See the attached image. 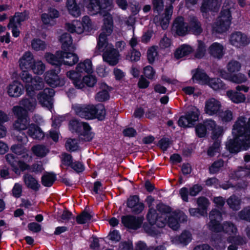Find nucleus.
<instances>
[{
  "label": "nucleus",
  "mask_w": 250,
  "mask_h": 250,
  "mask_svg": "<svg viewBox=\"0 0 250 250\" xmlns=\"http://www.w3.org/2000/svg\"><path fill=\"white\" fill-rule=\"evenodd\" d=\"M97 83L96 77L92 75H86L84 76L81 80V83L83 85V88L85 86L88 87H93Z\"/></svg>",
  "instance_id": "6e6d98bb"
},
{
  "label": "nucleus",
  "mask_w": 250,
  "mask_h": 250,
  "mask_svg": "<svg viewBox=\"0 0 250 250\" xmlns=\"http://www.w3.org/2000/svg\"><path fill=\"white\" fill-rule=\"evenodd\" d=\"M221 0H204L201 11L205 18H208V13L209 11H217L220 6Z\"/></svg>",
  "instance_id": "412c9836"
},
{
  "label": "nucleus",
  "mask_w": 250,
  "mask_h": 250,
  "mask_svg": "<svg viewBox=\"0 0 250 250\" xmlns=\"http://www.w3.org/2000/svg\"><path fill=\"white\" fill-rule=\"evenodd\" d=\"M99 50L104 51L103 58L104 61L106 62L110 65H115L119 60L120 54L117 50L115 49L111 43H105L101 49Z\"/></svg>",
  "instance_id": "9d476101"
},
{
  "label": "nucleus",
  "mask_w": 250,
  "mask_h": 250,
  "mask_svg": "<svg viewBox=\"0 0 250 250\" xmlns=\"http://www.w3.org/2000/svg\"><path fill=\"white\" fill-rule=\"evenodd\" d=\"M208 51L212 57L220 59L225 54L226 48L222 44L215 42L209 46Z\"/></svg>",
  "instance_id": "a878e982"
},
{
  "label": "nucleus",
  "mask_w": 250,
  "mask_h": 250,
  "mask_svg": "<svg viewBox=\"0 0 250 250\" xmlns=\"http://www.w3.org/2000/svg\"><path fill=\"white\" fill-rule=\"evenodd\" d=\"M157 210L159 213L152 208L149 209L147 215V220L151 225H156L159 228H162L166 225V220L164 219V216L162 215V212H161L158 208Z\"/></svg>",
  "instance_id": "2eb2a0df"
},
{
  "label": "nucleus",
  "mask_w": 250,
  "mask_h": 250,
  "mask_svg": "<svg viewBox=\"0 0 250 250\" xmlns=\"http://www.w3.org/2000/svg\"><path fill=\"white\" fill-rule=\"evenodd\" d=\"M32 49L36 51H43L46 48V44L44 41L39 39H34L31 42Z\"/></svg>",
  "instance_id": "8fccbe9b"
},
{
  "label": "nucleus",
  "mask_w": 250,
  "mask_h": 250,
  "mask_svg": "<svg viewBox=\"0 0 250 250\" xmlns=\"http://www.w3.org/2000/svg\"><path fill=\"white\" fill-rule=\"evenodd\" d=\"M60 42L62 44V51H74L75 47L72 43V39L68 33H64L60 38Z\"/></svg>",
  "instance_id": "cd10ccee"
},
{
  "label": "nucleus",
  "mask_w": 250,
  "mask_h": 250,
  "mask_svg": "<svg viewBox=\"0 0 250 250\" xmlns=\"http://www.w3.org/2000/svg\"><path fill=\"white\" fill-rule=\"evenodd\" d=\"M83 28V33L84 31H90L93 29V24L88 16H85L82 18V22Z\"/></svg>",
  "instance_id": "bf43d9fd"
},
{
  "label": "nucleus",
  "mask_w": 250,
  "mask_h": 250,
  "mask_svg": "<svg viewBox=\"0 0 250 250\" xmlns=\"http://www.w3.org/2000/svg\"><path fill=\"white\" fill-rule=\"evenodd\" d=\"M28 18L29 13L27 11L16 13L15 15L10 19V21L7 25V27L10 29L13 24L20 25L21 22L27 20Z\"/></svg>",
  "instance_id": "473e14b6"
},
{
  "label": "nucleus",
  "mask_w": 250,
  "mask_h": 250,
  "mask_svg": "<svg viewBox=\"0 0 250 250\" xmlns=\"http://www.w3.org/2000/svg\"><path fill=\"white\" fill-rule=\"evenodd\" d=\"M65 147L67 150L74 151L77 150L78 148V144L76 139H68L65 143Z\"/></svg>",
  "instance_id": "e2e57ef3"
},
{
  "label": "nucleus",
  "mask_w": 250,
  "mask_h": 250,
  "mask_svg": "<svg viewBox=\"0 0 250 250\" xmlns=\"http://www.w3.org/2000/svg\"><path fill=\"white\" fill-rule=\"evenodd\" d=\"M122 222L126 227L133 229H136L141 227L143 219L141 217L127 215L123 216L122 218Z\"/></svg>",
  "instance_id": "5701e85b"
},
{
  "label": "nucleus",
  "mask_w": 250,
  "mask_h": 250,
  "mask_svg": "<svg viewBox=\"0 0 250 250\" xmlns=\"http://www.w3.org/2000/svg\"><path fill=\"white\" fill-rule=\"evenodd\" d=\"M92 217V214L84 211L81 214L77 216L76 221L79 224L87 223L91 220Z\"/></svg>",
  "instance_id": "5fc2aeb1"
},
{
  "label": "nucleus",
  "mask_w": 250,
  "mask_h": 250,
  "mask_svg": "<svg viewBox=\"0 0 250 250\" xmlns=\"http://www.w3.org/2000/svg\"><path fill=\"white\" fill-rule=\"evenodd\" d=\"M73 109L76 114L86 119L98 118L102 120L105 115V109L101 104L96 106L94 105L75 104L73 105Z\"/></svg>",
  "instance_id": "7ed1b4c3"
},
{
  "label": "nucleus",
  "mask_w": 250,
  "mask_h": 250,
  "mask_svg": "<svg viewBox=\"0 0 250 250\" xmlns=\"http://www.w3.org/2000/svg\"><path fill=\"white\" fill-rule=\"evenodd\" d=\"M81 72H79L76 69L75 71L70 70L66 73V76L72 81L74 86L78 89L83 88V85L81 83L82 74Z\"/></svg>",
  "instance_id": "c756f323"
},
{
  "label": "nucleus",
  "mask_w": 250,
  "mask_h": 250,
  "mask_svg": "<svg viewBox=\"0 0 250 250\" xmlns=\"http://www.w3.org/2000/svg\"><path fill=\"white\" fill-rule=\"evenodd\" d=\"M228 241L229 243H232V244L228 247V250H237L236 245H242L245 243V240L239 236L233 237L232 238L229 237L228 239Z\"/></svg>",
  "instance_id": "3c124183"
},
{
  "label": "nucleus",
  "mask_w": 250,
  "mask_h": 250,
  "mask_svg": "<svg viewBox=\"0 0 250 250\" xmlns=\"http://www.w3.org/2000/svg\"><path fill=\"white\" fill-rule=\"evenodd\" d=\"M34 60L33 54L30 51H26L19 60V67L21 70L30 69Z\"/></svg>",
  "instance_id": "393cba45"
},
{
  "label": "nucleus",
  "mask_w": 250,
  "mask_h": 250,
  "mask_svg": "<svg viewBox=\"0 0 250 250\" xmlns=\"http://www.w3.org/2000/svg\"><path fill=\"white\" fill-rule=\"evenodd\" d=\"M76 69L83 74L92 73L93 68L92 61L90 59H86L83 62H81L77 64Z\"/></svg>",
  "instance_id": "e433bc0d"
},
{
  "label": "nucleus",
  "mask_w": 250,
  "mask_h": 250,
  "mask_svg": "<svg viewBox=\"0 0 250 250\" xmlns=\"http://www.w3.org/2000/svg\"><path fill=\"white\" fill-rule=\"evenodd\" d=\"M66 7L68 13L73 17L77 18L81 14V10L75 0H67Z\"/></svg>",
  "instance_id": "72a5a7b5"
},
{
  "label": "nucleus",
  "mask_w": 250,
  "mask_h": 250,
  "mask_svg": "<svg viewBox=\"0 0 250 250\" xmlns=\"http://www.w3.org/2000/svg\"><path fill=\"white\" fill-rule=\"evenodd\" d=\"M206 52V47L204 43L201 41H198V47L195 54V57L199 59L203 58Z\"/></svg>",
  "instance_id": "680f3d73"
},
{
  "label": "nucleus",
  "mask_w": 250,
  "mask_h": 250,
  "mask_svg": "<svg viewBox=\"0 0 250 250\" xmlns=\"http://www.w3.org/2000/svg\"><path fill=\"white\" fill-rule=\"evenodd\" d=\"M30 69L35 74L41 75L45 70V65L41 60H35Z\"/></svg>",
  "instance_id": "a18cd8bd"
},
{
  "label": "nucleus",
  "mask_w": 250,
  "mask_h": 250,
  "mask_svg": "<svg viewBox=\"0 0 250 250\" xmlns=\"http://www.w3.org/2000/svg\"><path fill=\"white\" fill-rule=\"evenodd\" d=\"M60 71L58 69L57 72L53 70L47 71L44 75V80L46 83L52 87L62 86L64 84L63 79H61L58 74Z\"/></svg>",
  "instance_id": "aec40b11"
},
{
  "label": "nucleus",
  "mask_w": 250,
  "mask_h": 250,
  "mask_svg": "<svg viewBox=\"0 0 250 250\" xmlns=\"http://www.w3.org/2000/svg\"><path fill=\"white\" fill-rule=\"evenodd\" d=\"M219 146L220 141L219 140H217L213 143V145L209 148L208 151V155L211 157L214 156L219 152Z\"/></svg>",
  "instance_id": "69168bd1"
},
{
  "label": "nucleus",
  "mask_w": 250,
  "mask_h": 250,
  "mask_svg": "<svg viewBox=\"0 0 250 250\" xmlns=\"http://www.w3.org/2000/svg\"><path fill=\"white\" fill-rule=\"evenodd\" d=\"M69 126L72 132L79 133L80 138L86 141L91 140L94 136V134L90 131V127L85 123L72 120L70 122Z\"/></svg>",
  "instance_id": "1a4fd4ad"
},
{
  "label": "nucleus",
  "mask_w": 250,
  "mask_h": 250,
  "mask_svg": "<svg viewBox=\"0 0 250 250\" xmlns=\"http://www.w3.org/2000/svg\"><path fill=\"white\" fill-rule=\"evenodd\" d=\"M199 114V109L193 107L185 116L180 117L178 124L180 126L191 127L198 120Z\"/></svg>",
  "instance_id": "9b49d317"
},
{
  "label": "nucleus",
  "mask_w": 250,
  "mask_h": 250,
  "mask_svg": "<svg viewBox=\"0 0 250 250\" xmlns=\"http://www.w3.org/2000/svg\"><path fill=\"white\" fill-rule=\"evenodd\" d=\"M28 134L34 139H41L44 137V133L40 127L35 125H30Z\"/></svg>",
  "instance_id": "37998d69"
},
{
  "label": "nucleus",
  "mask_w": 250,
  "mask_h": 250,
  "mask_svg": "<svg viewBox=\"0 0 250 250\" xmlns=\"http://www.w3.org/2000/svg\"><path fill=\"white\" fill-rule=\"evenodd\" d=\"M104 24L102 26V32L99 37L97 47L102 48L107 42V37L110 36L113 30V21L111 14L106 15V17H103Z\"/></svg>",
  "instance_id": "6e6552de"
},
{
  "label": "nucleus",
  "mask_w": 250,
  "mask_h": 250,
  "mask_svg": "<svg viewBox=\"0 0 250 250\" xmlns=\"http://www.w3.org/2000/svg\"><path fill=\"white\" fill-rule=\"evenodd\" d=\"M54 90L52 88H45L39 93L38 95V100L40 104L48 108L52 107V97L54 95Z\"/></svg>",
  "instance_id": "6ab92c4d"
},
{
  "label": "nucleus",
  "mask_w": 250,
  "mask_h": 250,
  "mask_svg": "<svg viewBox=\"0 0 250 250\" xmlns=\"http://www.w3.org/2000/svg\"><path fill=\"white\" fill-rule=\"evenodd\" d=\"M233 139L226 143V147L230 152L235 153L250 147V118L241 116L235 122L232 130Z\"/></svg>",
  "instance_id": "f257e3e1"
},
{
  "label": "nucleus",
  "mask_w": 250,
  "mask_h": 250,
  "mask_svg": "<svg viewBox=\"0 0 250 250\" xmlns=\"http://www.w3.org/2000/svg\"><path fill=\"white\" fill-rule=\"evenodd\" d=\"M173 12V7L170 5L167 7L165 13L162 15H157L153 19L154 22L157 25H161L162 29H166L169 25V21L171 19Z\"/></svg>",
  "instance_id": "f3484780"
},
{
  "label": "nucleus",
  "mask_w": 250,
  "mask_h": 250,
  "mask_svg": "<svg viewBox=\"0 0 250 250\" xmlns=\"http://www.w3.org/2000/svg\"><path fill=\"white\" fill-rule=\"evenodd\" d=\"M101 15L103 17H106V15L110 14L108 11L113 7L112 0H100Z\"/></svg>",
  "instance_id": "79ce46f5"
},
{
  "label": "nucleus",
  "mask_w": 250,
  "mask_h": 250,
  "mask_svg": "<svg viewBox=\"0 0 250 250\" xmlns=\"http://www.w3.org/2000/svg\"><path fill=\"white\" fill-rule=\"evenodd\" d=\"M67 30L72 33H75L81 34L83 33V28L81 21L78 20H74L71 22L65 24Z\"/></svg>",
  "instance_id": "f704fd0d"
},
{
  "label": "nucleus",
  "mask_w": 250,
  "mask_h": 250,
  "mask_svg": "<svg viewBox=\"0 0 250 250\" xmlns=\"http://www.w3.org/2000/svg\"><path fill=\"white\" fill-rule=\"evenodd\" d=\"M10 149L13 153L20 156L23 160L28 161L31 158L28 154V150L22 145H13L11 146Z\"/></svg>",
  "instance_id": "c85d7f7f"
},
{
  "label": "nucleus",
  "mask_w": 250,
  "mask_h": 250,
  "mask_svg": "<svg viewBox=\"0 0 250 250\" xmlns=\"http://www.w3.org/2000/svg\"><path fill=\"white\" fill-rule=\"evenodd\" d=\"M227 203L229 207L233 210H238L240 208V201L235 196H230L228 199Z\"/></svg>",
  "instance_id": "13d9d810"
},
{
  "label": "nucleus",
  "mask_w": 250,
  "mask_h": 250,
  "mask_svg": "<svg viewBox=\"0 0 250 250\" xmlns=\"http://www.w3.org/2000/svg\"><path fill=\"white\" fill-rule=\"evenodd\" d=\"M193 48L189 45L183 44L176 49L174 53V56L176 59H180L190 54Z\"/></svg>",
  "instance_id": "a19ab883"
},
{
  "label": "nucleus",
  "mask_w": 250,
  "mask_h": 250,
  "mask_svg": "<svg viewBox=\"0 0 250 250\" xmlns=\"http://www.w3.org/2000/svg\"><path fill=\"white\" fill-rule=\"evenodd\" d=\"M6 162L10 165L13 170L16 173L19 172V168L21 170H25L29 168V165L21 160H18V159L12 154L8 153L5 156Z\"/></svg>",
  "instance_id": "dca6fc26"
},
{
  "label": "nucleus",
  "mask_w": 250,
  "mask_h": 250,
  "mask_svg": "<svg viewBox=\"0 0 250 250\" xmlns=\"http://www.w3.org/2000/svg\"><path fill=\"white\" fill-rule=\"evenodd\" d=\"M222 107L220 101L214 98H211L205 102V112L209 116L217 115Z\"/></svg>",
  "instance_id": "a211bd4d"
},
{
  "label": "nucleus",
  "mask_w": 250,
  "mask_h": 250,
  "mask_svg": "<svg viewBox=\"0 0 250 250\" xmlns=\"http://www.w3.org/2000/svg\"><path fill=\"white\" fill-rule=\"evenodd\" d=\"M229 42L235 47L240 48L250 43V37L242 32H235L230 35Z\"/></svg>",
  "instance_id": "f8f14e48"
},
{
  "label": "nucleus",
  "mask_w": 250,
  "mask_h": 250,
  "mask_svg": "<svg viewBox=\"0 0 250 250\" xmlns=\"http://www.w3.org/2000/svg\"><path fill=\"white\" fill-rule=\"evenodd\" d=\"M210 222L208 225L210 230L214 232H220L223 231L229 235L231 238L236 237L234 235L237 232V229L235 226L229 222L223 224V226L220 225L219 222L222 220V216L220 212L216 209L212 210L209 214Z\"/></svg>",
  "instance_id": "f03ea898"
},
{
  "label": "nucleus",
  "mask_w": 250,
  "mask_h": 250,
  "mask_svg": "<svg viewBox=\"0 0 250 250\" xmlns=\"http://www.w3.org/2000/svg\"><path fill=\"white\" fill-rule=\"evenodd\" d=\"M220 74L223 78L234 83H243L246 82L247 80V77L242 73H238L236 75L231 76L227 74L225 71H221Z\"/></svg>",
  "instance_id": "2f4dec72"
},
{
  "label": "nucleus",
  "mask_w": 250,
  "mask_h": 250,
  "mask_svg": "<svg viewBox=\"0 0 250 250\" xmlns=\"http://www.w3.org/2000/svg\"><path fill=\"white\" fill-rule=\"evenodd\" d=\"M227 95L232 102L236 104L244 103L246 100L245 95L237 91L229 90L227 92Z\"/></svg>",
  "instance_id": "58836bf2"
},
{
  "label": "nucleus",
  "mask_w": 250,
  "mask_h": 250,
  "mask_svg": "<svg viewBox=\"0 0 250 250\" xmlns=\"http://www.w3.org/2000/svg\"><path fill=\"white\" fill-rule=\"evenodd\" d=\"M203 189L202 187L198 184L194 185L189 189L186 187L182 188L179 190V194L183 201L188 202V195L191 196H196Z\"/></svg>",
  "instance_id": "b1692460"
},
{
  "label": "nucleus",
  "mask_w": 250,
  "mask_h": 250,
  "mask_svg": "<svg viewBox=\"0 0 250 250\" xmlns=\"http://www.w3.org/2000/svg\"><path fill=\"white\" fill-rule=\"evenodd\" d=\"M191 234L187 231L183 232L179 236L171 238L172 244L175 245H187L191 241Z\"/></svg>",
  "instance_id": "7c9ffc66"
},
{
  "label": "nucleus",
  "mask_w": 250,
  "mask_h": 250,
  "mask_svg": "<svg viewBox=\"0 0 250 250\" xmlns=\"http://www.w3.org/2000/svg\"><path fill=\"white\" fill-rule=\"evenodd\" d=\"M192 79L194 81H196L199 83L207 84L209 78L204 70L197 69L193 74Z\"/></svg>",
  "instance_id": "ea45409f"
},
{
  "label": "nucleus",
  "mask_w": 250,
  "mask_h": 250,
  "mask_svg": "<svg viewBox=\"0 0 250 250\" xmlns=\"http://www.w3.org/2000/svg\"><path fill=\"white\" fill-rule=\"evenodd\" d=\"M219 120L223 124L231 122L233 118V114L232 111L227 109L224 111H221L217 115Z\"/></svg>",
  "instance_id": "de8ad7c7"
},
{
  "label": "nucleus",
  "mask_w": 250,
  "mask_h": 250,
  "mask_svg": "<svg viewBox=\"0 0 250 250\" xmlns=\"http://www.w3.org/2000/svg\"><path fill=\"white\" fill-rule=\"evenodd\" d=\"M197 204L200 209L207 214V208L209 204L208 199L204 197H200L197 199Z\"/></svg>",
  "instance_id": "0e129e2a"
},
{
  "label": "nucleus",
  "mask_w": 250,
  "mask_h": 250,
  "mask_svg": "<svg viewBox=\"0 0 250 250\" xmlns=\"http://www.w3.org/2000/svg\"><path fill=\"white\" fill-rule=\"evenodd\" d=\"M188 30L189 27L182 17H178L175 20L172 27L173 33L179 36H184L188 33Z\"/></svg>",
  "instance_id": "4be33fe9"
},
{
  "label": "nucleus",
  "mask_w": 250,
  "mask_h": 250,
  "mask_svg": "<svg viewBox=\"0 0 250 250\" xmlns=\"http://www.w3.org/2000/svg\"><path fill=\"white\" fill-rule=\"evenodd\" d=\"M231 21L230 12L229 9L221 11L219 16L212 24L213 33H222L227 31L229 28Z\"/></svg>",
  "instance_id": "423d86ee"
},
{
  "label": "nucleus",
  "mask_w": 250,
  "mask_h": 250,
  "mask_svg": "<svg viewBox=\"0 0 250 250\" xmlns=\"http://www.w3.org/2000/svg\"><path fill=\"white\" fill-rule=\"evenodd\" d=\"M44 58L48 62L52 65H61V57L57 55V53L55 55L49 53H46Z\"/></svg>",
  "instance_id": "603ef678"
},
{
  "label": "nucleus",
  "mask_w": 250,
  "mask_h": 250,
  "mask_svg": "<svg viewBox=\"0 0 250 250\" xmlns=\"http://www.w3.org/2000/svg\"><path fill=\"white\" fill-rule=\"evenodd\" d=\"M101 90L99 91L95 96V99L99 102H104L109 98V91L110 89L109 87L104 83H101L100 85Z\"/></svg>",
  "instance_id": "c9c22d12"
},
{
  "label": "nucleus",
  "mask_w": 250,
  "mask_h": 250,
  "mask_svg": "<svg viewBox=\"0 0 250 250\" xmlns=\"http://www.w3.org/2000/svg\"><path fill=\"white\" fill-rule=\"evenodd\" d=\"M23 181L25 185L30 188L37 191L39 189L40 185L38 181L30 174H25L23 176Z\"/></svg>",
  "instance_id": "4c0bfd02"
},
{
  "label": "nucleus",
  "mask_w": 250,
  "mask_h": 250,
  "mask_svg": "<svg viewBox=\"0 0 250 250\" xmlns=\"http://www.w3.org/2000/svg\"><path fill=\"white\" fill-rule=\"evenodd\" d=\"M158 55L157 48L152 46L148 49L147 51V59L150 63L153 62Z\"/></svg>",
  "instance_id": "338daca9"
},
{
  "label": "nucleus",
  "mask_w": 250,
  "mask_h": 250,
  "mask_svg": "<svg viewBox=\"0 0 250 250\" xmlns=\"http://www.w3.org/2000/svg\"><path fill=\"white\" fill-rule=\"evenodd\" d=\"M21 78L25 83V86L28 94L34 90H39L44 86V82L42 78L35 76L34 78L27 70H22Z\"/></svg>",
  "instance_id": "39448f33"
},
{
  "label": "nucleus",
  "mask_w": 250,
  "mask_h": 250,
  "mask_svg": "<svg viewBox=\"0 0 250 250\" xmlns=\"http://www.w3.org/2000/svg\"><path fill=\"white\" fill-rule=\"evenodd\" d=\"M158 209L164 216L166 224L167 223L168 226L173 230H176L179 228V223L187 221V217L182 211L171 213L170 208L164 204H160Z\"/></svg>",
  "instance_id": "20e7f679"
},
{
  "label": "nucleus",
  "mask_w": 250,
  "mask_h": 250,
  "mask_svg": "<svg viewBox=\"0 0 250 250\" xmlns=\"http://www.w3.org/2000/svg\"><path fill=\"white\" fill-rule=\"evenodd\" d=\"M140 52L135 49H133L130 54L126 56V59L131 62H137L140 60Z\"/></svg>",
  "instance_id": "774afa93"
},
{
  "label": "nucleus",
  "mask_w": 250,
  "mask_h": 250,
  "mask_svg": "<svg viewBox=\"0 0 250 250\" xmlns=\"http://www.w3.org/2000/svg\"><path fill=\"white\" fill-rule=\"evenodd\" d=\"M241 64L238 61L232 60L227 64V69L229 73H234L240 71Z\"/></svg>",
  "instance_id": "4d7b16f0"
},
{
  "label": "nucleus",
  "mask_w": 250,
  "mask_h": 250,
  "mask_svg": "<svg viewBox=\"0 0 250 250\" xmlns=\"http://www.w3.org/2000/svg\"><path fill=\"white\" fill-rule=\"evenodd\" d=\"M69 51H58L57 55L61 57V65L72 66L76 64L79 58L77 54Z\"/></svg>",
  "instance_id": "4468645a"
},
{
  "label": "nucleus",
  "mask_w": 250,
  "mask_h": 250,
  "mask_svg": "<svg viewBox=\"0 0 250 250\" xmlns=\"http://www.w3.org/2000/svg\"><path fill=\"white\" fill-rule=\"evenodd\" d=\"M207 84L214 90L223 89L226 88L225 84L223 83L221 80L218 78L211 79L209 78Z\"/></svg>",
  "instance_id": "09e8293b"
},
{
  "label": "nucleus",
  "mask_w": 250,
  "mask_h": 250,
  "mask_svg": "<svg viewBox=\"0 0 250 250\" xmlns=\"http://www.w3.org/2000/svg\"><path fill=\"white\" fill-rule=\"evenodd\" d=\"M190 26L191 30L194 34L198 35L202 31L201 24L195 18H193L191 21Z\"/></svg>",
  "instance_id": "052dcab7"
},
{
  "label": "nucleus",
  "mask_w": 250,
  "mask_h": 250,
  "mask_svg": "<svg viewBox=\"0 0 250 250\" xmlns=\"http://www.w3.org/2000/svg\"><path fill=\"white\" fill-rule=\"evenodd\" d=\"M12 111L17 118L13 125L14 129L21 131L29 128L30 118L27 114H23L22 108L20 106L15 105L13 107Z\"/></svg>",
  "instance_id": "0eeeda50"
},
{
  "label": "nucleus",
  "mask_w": 250,
  "mask_h": 250,
  "mask_svg": "<svg viewBox=\"0 0 250 250\" xmlns=\"http://www.w3.org/2000/svg\"><path fill=\"white\" fill-rule=\"evenodd\" d=\"M56 179L55 175L52 173H47L42 178V184L45 187H50Z\"/></svg>",
  "instance_id": "864d4df0"
},
{
  "label": "nucleus",
  "mask_w": 250,
  "mask_h": 250,
  "mask_svg": "<svg viewBox=\"0 0 250 250\" xmlns=\"http://www.w3.org/2000/svg\"><path fill=\"white\" fill-rule=\"evenodd\" d=\"M32 151L33 154L38 157L42 158L45 157L49 152V149L45 146L38 145L32 147Z\"/></svg>",
  "instance_id": "c03bdc74"
},
{
  "label": "nucleus",
  "mask_w": 250,
  "mask_h": 250,
  "mask_svg": "<svg viewBox=\"0 0 250 250\" xmlns=\"http://www.w3.org/2000/svg\"><path fill=\"white\" fill-rule=\"evenodd\" d=\"M20 105L23 110V114L28 112H32L36 109L37 103L36 100L32 98H24L21 99L20 102Z\"/></svg>",
  "instance_id": "bb28decb"
},
{
  "label": "nucleus",
  "mask_w": 250,
  "mask_h": 250,
  "mask_svg": "<svg viewBox=\"0 0 250 250\" xmlns=\"http://www.w3.org/2000/svg\"><path fill=\"white\" fill-rule=\"evenodd\" d=\"M100 4V0H89V3L86 7L89 12L92 15L97 13L101 14Z\"/></svg>",
  "instance_id": "49530a36"
},
{
  "label": "nucleus",
  "mask_w": 250,
  "mask_h": 250,
  "mask_svg": "<svg viewBox=\"0 0 250 250\" xmlns=\"http://www.w3.org/2000/svg\"><path fill=\"white\" fill-rule=\"evenodd\" d=\"M5 90L9 97L17 98L23 94L24 87L20 82L15 80L7 85Z\"/></svg>",
  "instance_id": "ddd939ff"
}]
</instances>
